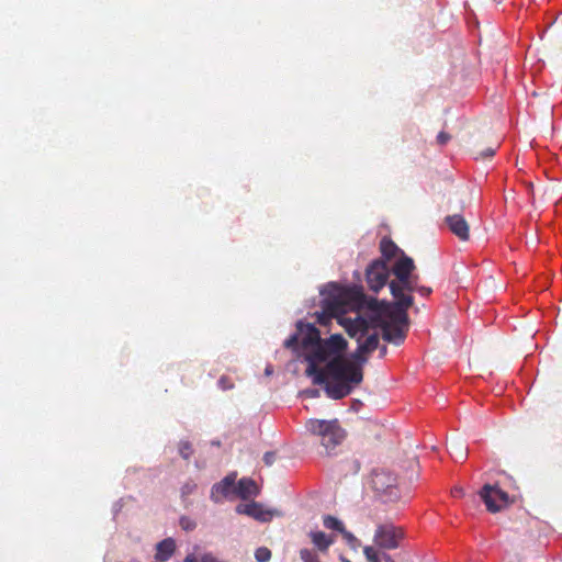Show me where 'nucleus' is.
I'll return each instance as SVG.
<instances>
[{"instance_id":"nucleus-33","label":"nucleus","mask_w":562,"mask_h":562,"mask_svg":"<svg viewBox=\"0 0 562 562\" xmlns=\"http://www.w3.org/2000/svg\"><path fill=\"white\" fill-rule=\"evenodd\" d=\"M385 561L386 562H394V560L390 555H385Z\"/></svg>"},{"instance_id":"nucleus-25","label":"nucleus","mask_w":562,"mask_h":562,"mask_svg":"<svg viewBox=\"0 0 562 562\" xmlns=\"http://www.w3.org/2000/svg\"><path fill=\"white\" fill-rule=\"evenodd\" d=\"M450 139V135L445 133V132H440L437 136V142L440 144V145H445L447 144V142Z\"/></svg>"},{"instance_id":"nucleus-18","label":"nucleus","mask_w":562,"mask_h":562,"mask_svg":"<svg viewBox=\"0 0 562 562\" xmlns=\"http://www.w3.org/2000/svg\"><path fill=\"white\" fill-rule=\"evenodd\" d=\"M341 536L350 548L357 549L360 546V541L351 532L347 531L346 529H344V531H341Z\"/></svg>"},{"instance_id":"nucleus-16","label":"nucleus","mask_w":562,"mask_h":562,"mask_svg":"<svg viewBox=\"0 0 562 562\" xmlns=\"http://www.w3.org/2000/svg\"><path fill=\"white\" fill-rule=\"evenodd\" d=\"M255 559L258 562H268L271 559V551L267 547H260L255 551Z\"/></svg>"},{"instance_id":"nucleus-3","label":"nucleus","mask_w":562,"mask_h":562,"mask_svg":"<svg viewBox=\"0 0 562 562\" xmlns=\"http://www.w3.org/2000/svg\"><path fill=\"white\" fill-rule=\"evenodd\" d=\"M403 538V528L392 522H383L376 526L373 541L382 549L394 550L400 547V542Z\"/></svg>"},{"instance_id":"nucleus-27","label":"nucleus","mask_w":562,"mask_h":562,"mask_svg":"<svg viewBox=\"0 0 562 562\" xmlns=\"http://www.w3.org/2000/svg\"><path fill=\"white\" fill-rule=\"evenodd\" d=\"M265 462L270 465L272 462H273V459H274V454L271 453V452H268L265 454Z\"/></svg>"},{"instance_id":"nucleus-12","label":"nucleus","mask_w":562,"mask_h":562,"mask_svg":"<svg viewBox=\"0 0 562 562\" xmlns=\"http://www.w3.org/2000/svg\"><path fill=\"white\" fill-rule=\"evenodd\" d=\"M310 538L312 543L322 552H325L335 541L331 536L323 531H311Z\"/></svg>"},{"instance_id":"nucleus-10","label":"nucleus","mask_w":562,"mask_h":562,"mask_svg":"<svg viewBox=\"0 0 562 562\" xmlns=\"http://www.w3.org/2000/svg\"><path fill=\"white\" fill-rule=\"evenodd\" d=\"M235 491L236 495L243 499H248L250 497L257 496L259 493V488L255 481L245 477L238 481Z\"/></svg>"},{"instance_id":"nucleus-9","label":"nucleus","mask_w":562,"mask_h":562,"mask_svg":"<svg viewBox=\"0 0 562 562\" xmlns=\"http://www.w3.org/2000/svg\"><path fill=\"white\" fill-rule=\"evenodd\" d=\"M446 222L449 229L461 240L469 239V225L463 216L459 214L447 216Z\"/></svg>"},{"instance_id":"nucleus-8","label":"nucleus","mask_w":562,"mask_h":562,"mask_svg":"<svg viewBox=\"0 0 562 562\" xmlns=\"http://www.w3.org/2000/svg\"><path fill=\"white\" fill-rule=\"evenodd\" d=\"M235 487H236V474L235 473L228 474L220 483L215 484L212 487L211 498L214 502L218 503L222 501V498H224L233 493L236 494Z\"/></svg>"},{"instance_id":"nucleus-15","label":"nucleus","mask_w":562,"mask_h":562,"mask_svg":"<svg viewBox=\"0 0 562 562\" xmlns=\"http://www.w3.org/2000/svg\"><path fill=\"white\" fill-rule=\"evenodd\" d=\"M467 454L468 449L462 447V445H451V456L457 462H462L467 458Z\"/></svg>"},{"instance_id":"nucleus-20","label":"nucleus","mask_w":562,"mask_h":562,"mask_svg":"<svg viewBox=\"0 0 562 562\" xmlns=\"http://www.w3.org/2000/svg\"><path fill=\"white\" fill-rule=\"evenodd\" d=\"M179 452L184 459H188L192 454L191 443L189 441L180 442Z\"/></svg>"},{"instance_id":"nucleus-6","label":"nucleus","mask_w":562,"mask_h":562,"mask_svg":"<svg viewBox=\"0 0 562 562\" xmlns=\"http://www.w3.org/2000/svg\"><path fill=\"white\" fill-rule=\"evenodd\" d=\"M389 271V267L383 261L371 263L367 269V282L369 288L374 292L382 289L387 281Z\"/></svg>"},{"instance_id":"nucleus-31","label":"nucleus","mask_w":562,"mask_h":562,"mask_svg":"<svg viewBox=\"0 0 562 562\" xmlns=\"http://www.w3.org/2000/svg\"><path fill=\"white\" fill-rule=\"evenodd\" d=\"M386 353V347L383 346L381 349V357H383Z\"/></svg>"},{"instance_id":"nucleus-17","label":"nucleus","mask_w":562,"mask_h":562,"mask_svg":"<svg viewBox=\"0 0 562 562\" xmlns=\"http://www.w3.org/2000/svg\"><path fill=\"white\" fill-rule=\"evenodd\" d=\"M300 557L303 562H319L317 553L310 549H301Z\"/></svg>"},{"instance_id":"nucleus-30","label":"nucleus","mask_w":562,"mask_h":562,"mask_svg":"<svg viewBox=\"0 0 562 562\" xmlns=\"http://www.w3.org/2000/svg\"><path fill=\"white\" fill-rule=\"evenodd\" d=\"M265 372H266V374H267V375L272 374V367H271V366H268V367L266 368Z\"/></svg>"},{"instance_id":"nucleus-29","label":"nucleus","mask_w":562,"mask_h":562,"mask_svg":"<svg viewBox=\"0 0 562 562\" xmlns=\"http://www.w3.org/2000/svg\"><path fill=\"white\" fill-rule=\"evenodd\" d=\"M484 155H485L486 157H492V156L494 155V149H492V148L486 149V151L484 153Z\"/></svg>"},{"instance_id":"nucleus-21","label":"nucleus","mask_w":562,"mask_h":562,"mask_svg":"<svg viewBox=\"0 0 562 562\" xmlns=\"http://www.w3.org/2000/svg\"><path fill=\"white\" fill-rule=\"evenodd\" d=\"M180 526L184 530H192L195 527V524L193 521H191L190 519L183 517L180 520Z\"/></svg>"},{"instance_id":"nucleus-23","label":"nucleus","mask_w":562,"mask_h":562,"mask_svg":"<svg viewBox=\"0 0 562 562\" xmlns=\"http://www.w3.org/2000/svg\"><path fill=\"white\" fill-rule=\"evenodd\" d=\"M201 562H222L213 553H205L201 557Z\"/></svg>"},{"instance_id":"nucleus-5","label":"nucleus","mask_w":562,"mask_h":562,"mask_svg":"<svg viewBox=\"0 0 562 562\" xmlns=\"http://www.w3.org/2000/svg\"><path fill=\"white\" fill-rule=\"evenodd\" d=\"M480 496L482 501L485 503L486 508L496 513L507 506L508 504V494L502 491L497 485L485 484L481 492Z\"/></svg>"},{"instance_id":"nucleus-22","label":"nucleus","mask_w":562,"mask_h":562,"mask_svg":"<svg viewBox=\"0 0 562 562\" xmlns=\"http://www.w3.org/2000/svg\"><path fill=\"white\" fill-rule=\"evenodd\" d=\"M218 385L222 390H231L233 387V383H231L225 376H222L218 380Z\"/></svg>"},{"instance_id":"nucleus-34","label":"nucleus","mask_w":562,"mask_h":562,"mask_svg":"<svg viewBox=\"0 0 562 562\" xmlns=\"http://www.w3.org/2000/svg\"><path fill=\"white\" fill-rule=\"evenodd\" d=\"M341 562H350V561L346 558H341Z\"/></svg>"},{"instance_id":"nucleus-14","label":"nucleus","mask_w":562,"mask_h":562,"mask_svg":"<svg viewBox=\"0 0 562 562\" xmlns=\"http://www.w3.org/2000/svg\"><path fill=\"white\" fill-rule=\"evenodd\" d=\"M381 250H382L383 256L389 259L392 257H395L396 254L400 251V249L393 241L386 240V239H383L381 241Z\"/></svg>"},{"instance_id":"nucleus-1","label":"nucleus","mask_w":562,"mask_h":562,"mask_svg":"<svg viewBox=\"0 0 562 562\" xmlns=\"http://www.w3.org/2000/svg\"><path fill=\"white\" fill-rule=\"evenodd\" d=\"M414 262L409 257L402 256L392 270L397 281L390 283L396 305L391 306L372 301L366 310L363 293L353 288L327 284L322 291V311L315 312L316 322L327 326L331 319L342 326L348 335L358 341L352 359L345 357L347 340L339 334L322 339L314 324L302 321L296 324V333L284 341L286 348L301 350L307 368L306 375L314 384H325L327 395L340 400L351 393L363 379L362 366L367 362V353L379 346V335L392 344L404 341L408 329L406 311L413 297L406 294L415 289L411 278Z\"/></svg>"},{"instance_id":"nucleus-2","label":"nucleus","mask_w":562,"mask_h":562,"mask_svg":"<svg viewBox=\"0 0 562 562\" xmlns=\"http://www.w3.org/2000/svg\"><path fill=\"white\" fill-rule=\"evenodd\" d=\"M306 430L319 437L322 446L326 450H333L345 439V430L340 427L337 419H308L305 424Z\"/></svg>"},{"instance_id":"nucleus-26","label":"nucleus","mask_w":562,"mask_h":562,"mask_svg":"<svg viewBox=\"0 0 562 562\" xmlns=\"http://www.w3.org/2000/svg\"><path fill=\"white\" fill-rule=\"evenodd\" d=\"M451 494L453 497H461L464 495V492L462 487L457 486L451 491Z\"/></svg>"},{"instance_id":"nucleus-24","label":"nucleus","mask_w":562,"mask_h":562,"mask_svg":"<svg viewBox=\"0 0 562 562\" xmlns=\"http://www.w3.org/2000/svg\"><path fill=\"white\" fill-rule=\"evenodd\" d=\"M198 550H199V547H198V546H195V547H194V552L189 553V554L186 557V559H184V561H183V562H199V559H198V557H196Z\"/></svg>"},{"instance_id":"nucleus-13","label":"nucleus","mask_w":562,"mask_h":562,"mask_svg":"<svg viewBox=\"0 0 562 562\" xmlns=\"http://www.w3.org/2000/svg\"><path fill=\"white\" fill-rule=\"evenodd\" d=\"M323 525L326 529L335 530L340 533L345 529L344 522L341 520H339L338 518L330 516V515L324 516Z\"/></svg>"},{"instance_id":"nucleus-7","label":"nucleus","mask_w":562,"mask_h":562,"mask_svg":"<svg viewBox=\"0 0 562 562\" xmlns=\"http://www.w3.org/2000/svg\"><path fill=\"white\" fill-rule=\"evenodd\" d=\"M236 513L240 515H247L261 522L270 521L272 517L278 514L277 510L266 509L260 503L257 502L237 505Z\"/></svg>"},{"instance_id":"nucleus-28","label":"nucleus","mask_w":562,"mask_h":562,"mask_svg":"<svg viewBox=\"0 0 562 562\" xmlns=\"http://www.w3.org/2000/svg\"><path fill=\"white\" fill-rule=\"evenodd\" d=\"M418 292L422 295L426 296V295H428L431 292V290L429 288L422 286V288H418Z\"/></svg>"},{"instance_id":"nucleus-32","label":"nucleus","mask_w":562,"mask_h":562,"mask_svg":"<svg viewBox=\"0 0 562 562\" xmlns=\"http://www.w3.org/2000/svg\"><path fill=\"white\" fill-rule=\"evenodd\" d=\"M191 491V487H189V485H186L183 487V493H189Z\"/></svg>"},{"instance_id":"nucleus-11","label":"nucleus","mask_w":562,"mask_h":562,"mask_svg":"<svg viewBox=\"0 0 562 562\" xmlns=\"http://www.w3.org/2000/svg\"><path fill=\"white\" fill-rule=\"evenodd\" d=\"M176 550V542L172 538L160 541L156 547V560L164 562L171 558Z\"/></svg>"},{"instance_id":"nucleus-19","label":"nucleus","mask_w":562,"mask_h":562,"mask_svg":"<svg viewBox=\"0 0 562 562\" xmlns=\"http://www.w3.org/2000/svg\"><path fill=\"white\" fill-rule=\"evenodd\" d=\"M363 553L368 561L370 562H380L379 554L373 547H364Z\"/></svg>"},{"instance_id":"nucleus-4","label":"nucleus","mask_w":562,"mask_h":562,"mask_svg":"<svg viewBox=\"0 0 562 562\" xmlns=\"http://www.w3.org/2000/svg\"><path fill=\"white\" fill-rule=\"evenodd\" d=\"M373 490L384 502H394L398 498L396 477L386 471H375L371 479Z\"/></svg>"}]
</instances>
